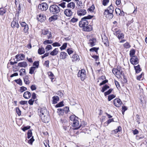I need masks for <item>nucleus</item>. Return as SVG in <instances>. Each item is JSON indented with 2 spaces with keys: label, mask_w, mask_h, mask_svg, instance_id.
Instances as JSON below:
<instances>
[{
  "label": "nucleus",
  "mask_w": 147,
  "mask_h": 147,
  "mask_svg": "<svg viewBox=\"0 0 147 147\" xmlns=\"http://www.w3.org/2000/svg\"><path fill=\"white\" fill-rule=\"evenodd\" d=\"M69 122L72 124V125L74 127V129H79L81 125H79V122L78 121V118L75 115H72L69 117Z\"/></svg>",
  "instance_id": "f257e3e1"
},
{
  "label": "nucleus",
  "mask_w": 147,
  "mask_h": 147,
  "mask_svg": "<svg viewBox=\"0 0 147 147\" xmlns=\"http://www.w3.org/2000/svg\"><path fill=\"white\" fill-rule=\"evenodd\" d=\"M93 16L88 15L87 16H85L82 18L81 20L79 22V26L81 28H84L85 26L88 25V22L86 20L87 19H90L92 18Z\"/></svg>",
  "instance_id": "f03ea898"
},
{
  "label": "nucleus",
  "mask_w": 147,
  "mask_h": 147,
  "mask_svg": "<svg viewBox=\"0 0 147 147\" xmlns=\"http://www.w3.org/2000/svg\"><path fill=\"white\" fill-rule=\"evenodd\" d=\"M50 13L53 14H56L59 13L61 11V9L57 5L53 4L49 7Z\"/></svg>",
  "instance_id": "7ed1b4c3"
},
{
  "label": "nucleus",
  "mask_w": 147,
  "mask_h": 147,
  "mask_svg": "<svg viewBox=\"0 0 147 147\" xmlns=\"http://www.w3.org/2000/svg\"><path fill=\"white\" fill-rule=\"evenodd\" d=\"M86 71L84 69L80 70L78 73V77H80L82 81H83L86 77Z\"/></svg>",
  "instance_id": "20e7f679"
},
{
  "label": "nucleus",
  "mask_w": 147,
  "mask_h": 147,
  "mask_svg": "<svg viewBox=\"0 0 147 147\" xmlns=\"http://www.w3.org/2000/svg\"><path fill=\"white\" fill-rule=\"evenodd\" d=\"M48 7V5L46 3H42L39 5L38 8L42 11L46 10Z\"/></svg>",
  "instance_id": "39448f33"
},
{
  "label": "nucleus",
  "mask_w": 147,
  "mask_h": 147,
  "mask_svg": "<svg viewBox=\"0 0 147 147\" xmlns=\"http://www.w3.org/2000/svg\"><path fill=\"white\" fill-rule=\"evenodd\" d=\"M130 61L131 63L133 65H136L139 63L138 59L136 56H132Z\"/></svg>",
  "instance_id": "423d86ee"
},
{
  "label": "nucleus",
  "mask_w": 147,
  "mask_h": 147,
  "mask_svg": "<svg viewBox=\"0 0 147 147\" xmlns=\"http://www.w3.org/2000/svg\"><path fill=\"white\" fill-rule=\"evenodd\" d=\"M20 23L21 26L24 28L23 30L24 33H28L29 29L28 25L25 22H22Z\"/></svg>",
  "instance_id": "0eeeda50"
},
{
  "label": "nucleus",
  "mask_w": 147,
  "mask_h": 147,
  "mask_svg": "<svg viewBox=\"0 0 147 147\" xmlns=\"http://www.w3.org/2000/svg\"><path fill=\"white\" fill-rule=\"evenodd\" d=\"M119 39H123L124 38V35L122 33L120 30H118L115 32L114 34Z\"/></svg>",
  "instance_id": "6e6552de"
},
{
  "label": "nucleus",
  "mask_w": 147,
  "mask_h": 147,
  "mask_svg": "<svg viewBox=\"0 0 147 147\" xmlns=\"http://www.w3.org/2000/svg\"><path fill=\"white\" fill-rule=\"evenodd\" d=\"M113 103L117 107H120L121 105L122 102L120 99L115 98L114 99Z\"/></svg>",
  "instance_id": "1a4fd4ad"
},
{
  "label": "nucleus",
  "mask_w": 147,
  "mask_h": 147,
  "mask_svg": "<svg viewBox=\"0 0 147 147\" xmlns=\"http://www.w3.org/2000/svg\"><path fill=\"white\" fill-rule=\"evenodd\" d=\"M11 26L12 28H18L19 27V25L18 23V21H17L16 18H14L13 21L11 23Z\"/></svg>",
  "instance_id": "9d476101"
},
{
  "label": "nucleus",
  "mask_w": 147,
  "mask_h": 147,
  "mask_svg": "<svg viewBox=\"0 0 147 147\" xmlns=\"http://www.w3.org/2000/svg\"><path fill=\"white\" fill-rule=\"evenodd\" d=\"M25 57V55L23 54H18L16 56V58L17 59V61H19L20 60H22Z\"/></svg>",
  "instance_id": "9b49d317"
},
{
  "label": "nucleus",
  "mask_w": 147,
  "mask_h": 147,
  "mask_svg": "<svg viewBox=\"0 0 147 147\" xmlns=\"http://www.w3.org/2000/svg\"><path fill=\"white\" fill-rule=\"evenodd\" d=\"M64 13L66 16L68 17L71 16L72 14V12L69 9H66L64 11Z\"/></svg>",
  "instance_id": "f8f14e48"
},
{
  "label": "nucleus",
  "mask_w": 147,
  "mask_h": 147,
  "mask_svg": "<svg viewBox=\"0 0 147 147\" xmlns=\"http://www.w3.org/2000/svg\"><path fill=\"white\" fill-rule=\"evenodd\" d=\"M38 21L41 22H43L46 19V17L43 14H40L38 18Z\"/></svg>",
  "instance_id": "ddd939ff"
},
{
  "label": "nucleus",
  "mask_w": 147,
  "mask_h": 147,
  "mask_svg": "<svg viewBox=\"0 0 147 147\" xmlns=\"http://www.w3.org/2000/svg\"><path fill=\"white\" fill-rule=\"evenodd\" d=\"M40 116L41 117V118L42 121L45 123H48L49 121V117H47L44 115L43 117H42V115L40 114Z\"/></svg>",
  "instance_id": "4468645a"
},
{
  "label": "nucleus",
  "mask_w": 147,
  "mask_h": 147,
  "mask_svg": "<svg viewBox=\"0 0 147 147\" xmlns=\"http://www.w3.org/2000/svg\"><path fill=\"white\" fill-rule=\"evenodd\" d=\"M86 13V10L80 9L78 10L77 14L78 16H81L85 15Z\"/></svg>",
  "instance_id": "2eb2a0df"
},
{
  "label": "nucleus",
  "mask_w": 147,
  "mask_h": 147,
  "mask_svg": "<svg viewBox=\"0 0 147 147\" xmlns=\"http://www.w3.org/2000/svg\"><path fill=\"white\" fill-rule=\"evenodd\" d=\"M103 14L104 16L107 18L111 19L113 18V16H111L110 18V16L111 14H110V12L107 9L105 10Z\"/></svg>",
  "instance_id": "dca6fc26"
},
{
  "label": "nucleus",
  "mask_w": 147,
  "mask_h": 147,
  "mask_svg": "<svg viewBox=\"0 0 147 147\" xmlns=\"http://www.w3.org/2000/svg\"><path fill=\"white\" fill-rule=\"evenodd\" d=\"M109 12H110V18L111 16L113 17V12L114 11V8L113 6H112V5H111L107 9Z\"/></svg>",
  "instance_id": "f3484780"
},
{
  "label": "nucleus",
  "mask_w": 147,
  "mask_h": 147,
  "mask_svg": "<svg viewBox=\"0 0 147 147\" xmlns=\"http://www.w3.org/2000/svg\"><path fill=\"white\" fill-rule=\"evenodd\" d=\"M23 96L26 99H29L31 96V94L29 91H26L24 92Z\"/></svg>",
  "instance_id": "a211bd4d"
},
{
  "label": "nucleus",
  "mask_w": 147,
  "mask_h": 147,
  "mask_svg": "<svg viewBox=\"0 0 147 147\" xmlns=\"http://www.w3.org/2000/svg\"><path fill=\"white\" fill-rule=\"evenodd\" d=\"M92 28L90 25H88L83 28V30L85 31L89 32L92 30Z\"/></svg>",
  "instance_id": "6ab92c4d"
},
{
  "label": "nucleus",
  "mask_w": 147,
  "mask_h": 147,
  "mask_svg": "<svg viewBox=\"0 0 147 147\" xmlns=\"http://www.w3.org/2000/svg\"><path fill=\"white\" fill-rule=\"evenodd\" d=\"M116 68L117 71H118V73H119L120 76L121 75L123 76L124 75L122 70L123 69L121 67L119 66H118L117 67V68Z\"/></svg>",
  "instance_id": "aec40b11"
},
{
  "label": "nucleus",
  "mask_w": 147,
  "mask_h": 147,
  "mask_svg": "<svg viewBox=\"0 0 147 147\" xmlns=\"http://www.w3.org/2000/svg\"><path fill=\"white\" fill-rule=\"evenodd\" d=\"M67 56V55L66 53L61 52L60 55V58L61 59H64L66 58Z\"/></svg>",
  "instance_id": "412c9836"
},
{
  "label": "nucleus",
  "mask_w": 147,
  "mask_h": 147,
  "mask_svg": "<svg viewBox=\"0 0 147 147\" xmlns=\"http://www.w3.org/2000/svg\"><path fill=\"white\" fill-rule=\"evenodd\" d=\"M18 66L21 67H26L27 66L28 64L26 62L23 61L19 63Z\"/></svg>",
  "instance_id": "4be33fe9"
},
{
  "label": "nucleus",
  "mask_w": 147,
  "mask_h": 147,
  "mask_svg": "<svg viewBox=\"0 0 147 147\" xmlns=\"http://www.w3.org/2000/svg\"><path fill=\"white\" fill-rule=\"evenodd\" d=\"M134 67L136 73H139L142 70V69L140 67V66L139 65H138L137 66H134Z\"/></svg>",
  "instance_id": "5701e85b"
},
{
  "label": "nucleus",
  "mask_w": 147,
  "mask_h": 147,
  "mask_svg": "<svg viewBox=\"0 0 147 147\" xmlns=\"http://www.w3.org/2000/svg\"><path fill=\"white\" fill-rule=\"evenodd\" d=\"M29 76L28 75L26 76L24 78V80L25 83L26 84H29L30 81L29 80Z\"/></svg>",
  "instance_id": "b1692460"
},
{
  "label": "nucleus",
  "mask_w": 147,
  "mask_h": 147,
  "mask_svg": "<svg viewBox=\"0 0 147 147\" xmlns=\"http://www.w3.org/2000/svg\"><path fill=\"white\" fill-rule=\"evenodd\" d=\"M54 15L51 16L49 18V20L50 22H51L53 20H56L58 19V16L56 14H54Z\"/></svg>",
  "instance_id": "393cba45"
},
{
  "label": "nucleus",
  "mask_w": 147,
  "mask_h": 147,
  "mask_svg": "<svg viewBox=\"0 0 147 147\" xmlns=\"http://www.w3.org/2000/svg\"><path fill=\"white\" fill-rule=\"evenodd\" d=\"M53 103V104H56L59 100V98L58 96H54L52 98Z\"/></svg>",
  "instance_id": "a878e982"
},
{
  "label": "nucleus",
  "mask_w": 147,
  "mask_h": 147,
  "mask_svg": "<svg viewBox=\"0 0 147 147\" xmlns=\"http://www.w3.org/2000/svg\"><path fill=\"white\" fill-rule=\"evenodd\" d=\"M89 41L91 46L93 47L95 45L96 40L95 38H93L92 39L90 40Z\"/></svg>",
  "instance_id": "bb28decb"
},
{
  "label": "nucleus",
  "mask_w": 147,
  "mask_h": 147,
  "mask_svg": "<svg viewBox=\"0 0 147 147\" xmlns=\"http://www.w3.org/2000/svg\"><path fill=\"white\" fill-rule=\"evenodd\" d=\"M45 52V49L42 47L39 48L38 51V53L40 55L44 54Z\"/></svg>",
  "instance_id": "cd10ccee"
},
{
  "label": "nucleus",
  "mask_w": 147,
  "mask_h": 147,
  "mask_svg": "<svg viewBox=\"0 0 147 147\" xmlns=\"http://www.w3.org/2000/svg\"><path fill=\"white\" fill-rule=\"evenodd\" d=\"M72 61L73 62L76 61L77 60H80L79 56L77 54H74L72 56Z\"/></svg>",
  "instance_id": "c85d7f7f"
},
{
  "label": "nucleus",
  "mask_w": 147,
  "mask_h": 147,
  "mask_svg": "<svg viewBox=\"0 0 147 147\" xmlns=\"http://www.w3.org/2000/svg\"><path fill=\"white\" fill-rule=\"evenodd\" d=\"M112 72L114 74L117 76V77H120L121 76L116 68H113V69Z\"/></svg>",
  "instance_id": "c756f323"
},
{
  "label": "nucleus",
  "mask_w": 147,
  "mask_h": 147,
  "mask_svg": "<svg viewBox=\"0 0 147 147\" xmlns=\"http://www.w3.org/2000/svg\"><path fill=\"white\" fill-rule=\"evenodd\" d=\"M121 130V126H119L117 129L113 130L112 131V134H116L118 132L120 131Z\"/></svg>",
  "instance_id": "7c9ffc66"
},
{
  "label": "nucleus",
  "mask_w": 147,
  "mask_h": 147,
  "mask_svg": "<svg viewBox=\"0 0 147 147\" xmlns=\"http://www.w3.org/2000/svg\"><path fill=\"white\" fill-rule=\"evenodd\" d=\"M58 48H55L50 53V54L52 56L56 55L58 53Z\"/></svg>",
  "instance_id": "2f4dec72"
},
{
  "label": "nucleus",
  "mask_w": 147,
  "mask_h": 147,
  "mask_svg": "<svg viewBox=\"0 0 147 147\" xmlns=\"http://www.w3.org/2000/svg\"><path fill=\"white\" fill-rule=\"evenodd\" d=\"M144 138V136L142 134L136 135V138L137 140H142Z\"/></svg>",
  "instance_id": "473e14b6"
},
{
  "label": "nucleus",
  "mask_w": 147,
  "mask_h": 147,
  "mask_svg": "<svg viewBox=\"0 0 147 147\" xmlns=\"http://www.w3.org/2000/svg\"><path fill=\"white\" fill-rule=\"evenodd\" d=\"M75 4L73 2H71L70 3L68 4L67 5V7H70L71 8H72V9H73L75 7Z\"/></svg>",
  "instance_id": "72a5a7b5"
},
{
  "label": "nucleus",
  "mask_w": 147,
  "mask_h": 147,
  "mask_svg": "<svg viewBox=\"0 0 147 147\" xmlns=\"http://www.w3.org/2000/svg\"><path fill=\"white\" fill-rule=\"evenodd\" d=\"M57 112L59 113V115H63L65 112L63 110V109L61 108H59L57 109Z\"/></svg>",
  "instance_id": "f704fd0d"
},
{
  "label": "nucleus",
  "mask_w": 147,
  "mask_h": 147,
  "mask_svg": "<svg viewBox=\"0 0 147 147\" xmlns=\"http://www.w3.org/2000/svg\"><path fill=\"white\" fill-rule=\"evenodd\" d=\"M109 88V86L107 85H105L102 88V89L101 90V91L103 92L105 91H106L107 89Z\"/></svg>",
  "instance_id": "c9c22d12"
},
{
  "label": "nucleus",
  "mask_w": 147,
  "mask_h": 147,
  "mask_svg": "<svg viewBox=\"0 0 147 147\" xmlns=\"http://www.w3.org/2000/svg\"><path fill=\"white\" fill-rule=\"evenodd\" d=\"M114 121L113 119H109L107 122L105 123V126H107L110 123Z\"/></svg>",
  "instance_id": "e433bc0d"
},
{
  "label": "nucleus",
  "mask_w": 147,
  "mask_h": 147,
  "mask_svg": "<svg viewBox=\"0 0 147 147\" xmlns=\"http://www.w3.org/2000/svg\"><path fill=\"white\" fill-rule=\"evenodd\" d=\"M64 105L63 104V101H62L59 103H58L55 105V107L56 108H58L59 107H62Z\"/></svg>",
  "instance_id": "4c0bfd02"
},
{
  "label": "nucleus",
  "mask_w": 147,
  "mask_h": 147,
  "mask_svg": "<svg viewBox=\"0 0 147 147\" xmlns=\"http://www.w3.org/2000/svg\"><path fill=\"white\" fill-rule=\"evenodd\" d=\"M36 69V67H32L30 69L29 73L30 74H32L34 73V71Z\"/></svg>",
  "instance_id": "58836bf2"
},
{
  "label": "nucleus",
  "mask_w": 147,
  "mask_h": 147,
  "mask_svg": "<svg viewBox=\"0 0 147 147\" xmlns=\"http://www.w3.org/2000/svg\"><path fill=\"white\" fill-rule=\"evenodd\" d=\"M99 47L96 48L95 47H94L91 48L90 49V51L91 52H94L95 51L96 53H97L98 52V50L99 49Z\"/></svg>",
  "instance_id": "ea45409f"
},
{
  "label": "nucleus",
  "mask_w": 147,
  "mask_h": 147,
  "mask_svg": "<svg viewBox=\"0 0 147 147\" xmlns=\"http://www.w3.org/2000/svg\"><path fill=\"white\" fill-rule=\"evenodd\" d=\"M49 76L50 77V78L51 79L52 81H53V79H54V75L51 72H49L48 73Z\"/></svg>",
  "instance_id": "a19ab883"
},
{
  "label": "nucleus",
  "mask_w": 147,
  "mask_h": 147,
  "mask_svg": "<svg viewBox=\"0 0 147 147\" xmlns=\"http://www.w3.org/2000/svg\"><path fill=\"white\" fill-rule=\"evenodd\" d=\"M6 10L5 9L3 8H0V15L1 16H3V14L5 13Z\"/></svg>",
  "instance_id": "79ce46f5"
},
{
  "label": "nucleus",
  "mask_w": 147,
  "mask_h": 147,
  "mask_svg": "<svg viewBox=\"0 0 147 147\" xmlns=\"http://www.w3.org/2000/svg\"><path fill=\"white\" fill-rule=\"evenodd\" d=\"M46 111V110L45 108H41L40 113L42 114L41 115H44Z\"/></svg>",
  "instance_id": "37998d69"
},
{
  "label": "nucleus",
  "mask_w": 147,
  "mask_h": 147,
  "mask_svg": "<svg viewBox=\"0 0 147 147\" xmlns=\"http://www.w3.org/2000/svg\"><path fill=\"white\" fill-rule=\"evenodd\" d=\"M115 97V96L113 94L109 95L108 96V99L109 101H110L111 100Z\"/></svg>",
  "instance_id": "c03bdc74"
},
{
  "label": "nucleus",
  "mask_w": 147,
  "mask_h": 147,
  "mask_svg": "<svg viewBox=\"0 0 147 147\" xmlns=\"http://www.w3.org/2000/svg\"><path fill=\"white\" fill-rule=\"evenodd\" d=\"M16 112L19 116L21 115V111L20 109L18 107H16Z\"/></svg>",
  "instance_id": "a18cd8bd"
},
{
  "label": "nucleus",
  "mask_w": 147,
  "mask_h": 147,
  "mask_svg": "<svg viewBox=\"0 0 147 147\" xmlns=\"http://www.w3.org/2000/svg\"><path fill=\"white\" fill-rule=\"evenodd\" d=\"M14 81L19 84L20 86L22 85V82L21 79L20 78L19 79L15 80Z\"/></svg>",
  "instance_id": "49530a36"
},
{
  "label": "nucleus",
  "mask_w": 147,
  "mask_h": 147,
  "mask_svg": "<svg viewBox=\"0 0 147 147\" xmlns=\"http://www.w3.org/2000/svg\"><path fill=\"white\" fill-rule=\"evenodd\" d=\"M28 138L29 139L32 136V130L30 129L28 130L27 133Z\"/></svg>",
  "instance_id": "de8ad7c7"
},
{
  "label": "nucleus",
  "mask_w": 147,
  "mask_h": 147,
  "mask_svg": "<svg viewBox=\"0 0 147 147\" xmlns=\"http://www.w3.org/2000/svg\"><path fill=\"white\" fill-rule=\"evenodd\" d=\"M52 43L53 41L52 40H47L43 42V44L44 45H47L48 44H52Z\"/></svg>",
  "instance_id": "09e8293b"
},
{
  "label": "nucleus",
  "mask_w": 147,
  "mask_h": 147,
  "mask_svg": "<svg viewBox=\"0 0 147 147\" xmlns=\"http://www.w3.org/2000/svg\"><path fill=\"white\" fill-rule=\"evenodd\" d=\"M67 43L65 42L63 44V45L60 47V49L61 50H64L67 47Z\"/></svg>",
  "instance_id": "8fccbe9b"
},
{
  "label": "nucleus",
  "mask_w": 147,
  "mask_h": 147,
  "mask_svg": "<svg viewBox=\"0 0 147 147\" xmlns=\"http://www.w3.org/2000/svg\"><path fill=\"white\" fill-rule=\"evenodd\" d=\"M30 126L27 125L26 126H24L22 128H21V129L23 131H25L26 130L30 129Z\"/></svg>",
  "instance_id": "3c124183"
},
{
  "label": "nucleus",
  "mask_w": 147,
  "mask_h": 147,
  "mask_svg": "<svg viewBox=\"0 0 147 147\" xmlns=\"http://www.w3.org/2000/svg\"><path fill=\"white\" fill-rule=\"evenodd\" d=\"M115 13L117 15H120L121 13V10L119 8H116L115 10Z\"/></svg>",
  "instance_id": "603ef678"
},
{
  "label": "nucleus",
  "mask_w": 147,
  "mask_h": 147,
  "mask_svg": "<svg viewBox=\"0 0 147 147\" xmlns=\"http://www.w3.org/2000/svg\"><path fill=\"white\" fill-rule=\"evenodd\" d=\"M135 50L134 49H132L130 51V53H129V55L130 57H132V56H134V55L135 53Z\"/></svg>",
  "instance_id": "864d4df0"
},
{
  "label": "nucleus",
  "mask_w": 147,
  "mask_h": 147,
  "mask_svg": "<svg viewBox=\"0 0 147 147\" xmlns=\"http://www.w3.org/2000/svg\"><path fill=\"white\" fill-rule=\"evenodd\" d=\"M113 90V89L111 88L108 91L105 92V96H106L107 95L110 94L111 92Z\"/></svg>",
  "instance_id": "5fc2aeb1"
},
{
  "label": "nucleus",
  "mask_w": 147,
  "mask_h": 147,
  "mask_svg": "<svg viewBox=\"0 0 147 147\" xmlns=\"http://www.w3.org/2000/svg\"><path fill=\"white\" fill-rule=\"evenodd\" d=\"M34 137L32 136L31 138L28 140V143L29 144L32 145L33 142L34 141Z\"/></svg>",
  "instance_id": "6e6d98bb"
},
{
  "label": "nucleus",
  "mask_w": 147,
  "mask_h": 147,
  "mask_svg": "<svg viewBox=\"0 0 147 147\" xmlns=\"http://www.w3.org/2000/svg\"><path fill=\"white\" fill-rule=\"evenodd\" d=\"M27 90V88L23 86L21 87L20 88V92H22L26 90Z\"/></svg>",
  "instance_id": "4d7b16f0"
},
{
  "label": "nucleus",
  "mask_w": 147,
  "mask_h": 147,
  "mask_svg": "<svg viewBox=\"0 0 147 147\" xmlns=\"http://www.w3.org/2000/svg\"><path fill=\"white\" fill-rule=\"evenodd\" d=\"M52 49L51 46L50 45H47L45 48L46 51H49Z\"/></svg>",
  "instance_id": "13d9d810"
},
{
  "label": "nucleus",
  "mask_w": 147,
  "mask_h": 147,
  "mask_svg": "<svg viewBox=\"0 0 147 147\" xmlns=\"http://www.w3.org/2000/svg\"><path fill=\"white\" fill-rule=\"evenodd\" d=\"M78 21V19L77 18H73L70 21V22L72 23H74Z\"/></svg>",
  "instance_id": "bf43d9fd"
},
{
  "label": "nucleus",
  "mask_w": 147,
  "mask_h": 147,
  "mask_svg": "<svg viewBox=\"0 0 147 147\" xmlns=\"http://www.w3.org/2000/svg\"><path fill=\"white\" fill-rule=\"evenodd\" d=\"M124 47L126 48H129L131 47L129 43L127 42L124 44Z\"/></svg>",
  "instance_id": "052dcab7"
},
{
  "label": "nucleus",
  "mask_w": 147,
  "mask_h": 147,
  "mask_svg": "<svg viewBox=\"0 0 147 147\" xmlns=\"http://www.w3.org/2000/svg\"><path fill=\"white\" fill-rule=\"evenodd\" d=\"M52 45L54 47H59L61 46V45L60 44L57 42L53 43Z\"/></svg>",
  "instance_id": "680f3d73"
},
{
  "label": "nucleus",
  "mask_w": 147,
  "mask_h": 147,
  "mask_svg": "<svg viewBox=\"0 0 147 147\" xmlns=\"http://www.w3.org/2000/svg\"><path fill=\"white\" fill-rule=\"evenodd\" d=\"M63 110L65 113H67L69 111V108L68 107H66L64 108L63 109Z\"/></svg>",
  "instance_id": "e2e57ef3"
},
{
  "label": "nucleus",
  "mask_w": 147,
  "mask_h": 147,
  "mask_svg": "<svg viewBox=\"0 0 147 147\" xmlns=\"http://www.w3.org/2000/svg\"><path fill=\"white\" fill-rule=\"evenodd\" d=\"M33 65L36 66V68H38L39 66V61H35L33 63Z\"/></svg>",
  "instance_id": "0e129e2a"
},
{
  "label": "nucleus",
  "mask_w": 147,
  "mask_h": 147,
  "mask_svg": "<svg viewBox=\"0 0 147 147\" xmlns=\"http://www.w3.org/2000/svg\"><path fill=\"white\" fill-rule=\"evenodd\" d=\"M109 0H103L102 1V4L104 6H106L107 4L109 3Z\"/></svg>",
  "instance_id": "69168bd1"
},
{
  "label": "nucleus",
  "mask_w": 147,
  "mask_h": 147,
  "mask_svg": "<svg viewBox=\"0 0 147 147\" xmlns=\"http://www.w3.org/2000/svg\"><path fill=\"white\" fill-rule=\"evenodd\" d=\"M49 32L48 30H44L42 31V34L44 35H47L48 34H49Z\"/></svg>",
  "instance_id": "338daca9"
},
{
  "label": "nucleus",
  "mask_w": 147,
  "mask_h": 147,
  "mask_svg": "<svg viewBox=\"0 0 147 147\" xmlns=\"http://www.w3.org/2000/svg\"><path fill=\"white\" fill-rule=\"evenodd\" d=\"M67 51L69 55H70L73 53V51L70 48L68 49L67 50Z\"/></svg>",
  "instance_id": "774afa93"
}]
</instances>
